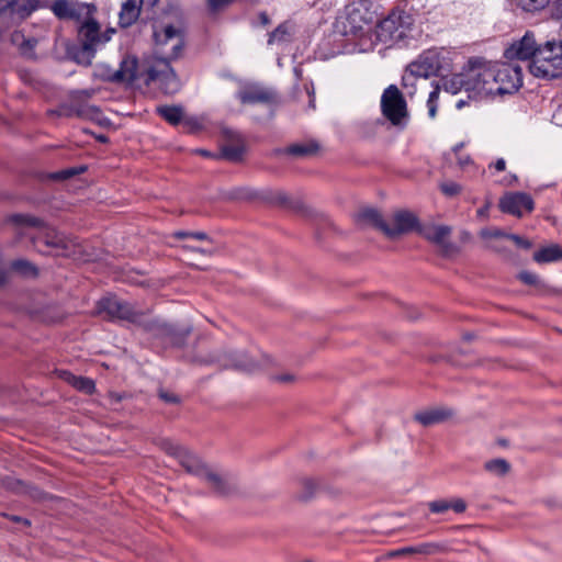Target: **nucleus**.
Instances as JSON below:
<instances>
[{"mask_svg":"<svg viewBox=\"0 0 562 562\" xmlns=\"http://www.w3.org/2000/svg\"><path fill=\"white\" fill-rule=\"evenodd\" d=\"M159 397L165 401L166 403H170V404H173V403H178L179 402V398L175 395V394H171L167 391H159Z\"/></svg>","mask_w":562,"mask_h":562,"instance_id":"obj_48","label":"nucleus"},{"mask_svg":"<svg viewBox=\"0 0 562 562\" xmlns=\"http://www.w3.org/2000/svg\"><path fill=\"white\" fill-rule=\"evenodd\" d=\"M374 18L370 0H356L346 7V15L340 21L344 35L363 36Z\"/></svg>","mask_w":562,"mask_h":562,"instance_id":"obj_6","label":"nucleus"},{"mask_svg":"<svg viewBox=\"0 0 562 562\" xmlns=\"http://www.w3.org/2000/svg\"><path fill=\"white\" fill-rule=\"evenodd\" d=\"M469 164H471V159L469 156H467L464 158H459V165L461 168H464Z\"/></svg>","mask_w":562,"mask_h":562,"instance_id":"obj_58","label":"nucleus"},{"mask_svg":"<svg viewBox=\"0 0 562 562\" xmlns=\"http://www.w3.org/2000/svg\"><path fill=\"white\" fill-rule=\"evenodd\" d=\"M238 97L241 103H271L276 99L273 91L259 86L246 88L239 92Z\"/></svg>","mask_w":562,"mask_h":562,"instance_id":"obj_22","label":"nucleus"},{"mask_svg":"<svg viewBox=\"0 0 562 562\" xmlns=\"http://www.w3.org/2000/svg\"><path fill=\"white\" fill-rule=\"evenodd\" d=\"M453 416L452 409L443 406L429 408L415 415V419L423 426L440 424Z\"/></svg>","mask_w":562,"mask_h":562,"instance_id":"obj_21","label":"nucleus"},{"mask_svg":"<svg viewBox=\"0 0 562 562\" xmlns=\"http://www.w3.org/2000/svg\"><path fill=\"white\" fill-rule=\"evenodd\" d=\"M191 237L195 238V239H200V240H204V239L209 238L207 235L203 232H195V233L192 232Z\"/></svg>","mask_w":562,"mask_h":562,"instance_id":"obj_54","label":"nucleus"},{"mask_svg":"<svg viewBox=\"0 0 562 562\" xmlns=\"http://www.w3.org/2000/svg\"><path fill=\"white\" fill-rule=\"evenodd\" d=\"M318 150V144L315 142L294 144L286 149L288 154L306 157L315 154Z\"/></svg>","mask_w":562,"mask_h":562,"instance_id":"obj_36","label":"nucleus"},{"mask_svg":"<svg viewBox=\"0 0 562 562\" xmlns=\"http://www.w3.org/2000/svg\"><path fill=\"white\" fill-rule=\"evenodd\" d=\"M233 139L236 142L226 144L222 147L221 157L226 160L237 162L241 160L245 147L241 144L239 136H236Z\"/></svg>","mask_w":562,"mask_h":562,"instance_id":"obj_31","label":"nucleus"},{"mask_svg":"<svg viewBox=\"0 0 562 562\" xmlns=\"http://www.w3.org/2000/svg\"><path fill=\"white\" fill-rule=\"evenodd\" d=\"M440 69V60L435 52H426L422 54L417 60L407 66L406 72L403 76V85L406 87L413 79L429 78L437 75Z\"/></svg>","mask_w":562,"mask_h":562,"instance_id":"obj_13","label":"nucleus"},{"mask_svg":"<svg viewBox=\"0 0 562 562\" xmlns=\"http://www.w3.org/2000/svg\"><path fill=\"white\" fill-rule=\"evenodd\" d=\"M506 239H509V240L514 241L515 245L517 247H520V248L529 249L532 246L531 241H529L528 239H526V238H524V237H521L519 235L507 234V238Z\"/></svg>","mask_w":562,"mask_h":562,"instance_id":"obj_44","label":"nucleus"},{"mask_svg":"<svg viewBox=\"0 0 562 562\" xmlns=\"http://www.w3.org/2000/svg\"><path fill=\"white\" fill-rule=\"evenodd\" d=\"M416 223L417 220L414 214L406 211H400L393 216V226L386 224L384 234L389 238H397L398 236L411 232L415 227Z\"/></svg>","mask_w":562,"mask_h":562,"instance_id":"obj_20","label":"nucleus"},{"mask_svg":"<svg viewBox=\"0 0 562 562\" xmlns=\"http://www.w3.org/2000/svg\"><path fill=\"white\" fill-rule=\"evenodd\" d=\"M422 235L429 241L436 244L442 249H447L449 246V236L451 228L446 225H430L426 226L420 231Z\"/></svg>","mask_w":562,"mask_h":562,"instance_id":"obj_24","label":"nucleus"},{"mask_svg":"<svg viewBox=\"0 0 562 562\" xmlns=\"http://www.w3.org/2000/svg\"><path fill=\"white\" fill-rule=\"evenodd\" d=\"M484 469L496 476H504L509 472L510 464L505 459L498 458L485 462Z\"/></svg>","mask_w":562,"mask_h":562,"instance_id":"obj_35","label":"nucleus"},{"mask_svg":"<svg viewBox=\"0 0 562 562\" xmlns=\"http://www.w3.org/2000/svg\"><path fill=\"white\" fill-rule=\"evenodd\" d=\"M494 167L497 171H504L506 168V162L503 158H499L496 160Z\"/></svg>","mask_w":562,"mask_h":562,"instance_id":"obj_51","label":"nucleus"},{"mask_svg":"<svg viewBox=\"0 0 562 562\" xmlns=\"http://www.w3.org/2000/svg\"><path fill=\"white\" fill-rule=\"evenodd\" d=\"M8 281V274L4 271H0V288L3 286Z\"/></svg>","mask_w":562,"mask_h":562,"instance_id":"obj_59","label":"nucleus"},{"mask_svg":"<svg viewBox=\"0 0 562 562\" xmlns=\"http://www.w3.org/2000/svg\"><path fill=\"white\" fill-rule=\"evenodd\" d=\"M518 279L528 285H535L540 289H544L546 284L539 279L538 274L530 271H521L518 274Z\"/></svg>","mask_w":562,"mask_h":562,"instance_id":"obj_39","label":"nucleus"},{"mask_svg":"<svg viewBox=\"0 0 562 562\" xmlns=\"http://www.w3.org/2000/svg\"><path fill=\"white\" fill-rule=\"evenodd\" d=\"M11 43L19 48L22 55L31 57L37 41L34 37H26L21 31H14L11 34Z\"/></svg>","mask_w":562,"mask_h":562,"instance_id":"obj_29","label":"nucleus"},{"mask_svg":"<svg viewBox=\"0 0 562 562\" xmlns=\"http://www.w3.org/2000/svg\"><path fill=\"white\" fill-rule=\"evenodd\" d=\"M541 45L536 42L535 35L532 32L527 31L525 35L519 40L514 42L509 47L505 49L504 56L508 60H529L530 61L536 57L538 53V48Z\"/></svg>","mask_w":562,"mask_h":562,"instance_id":"obj_17","label":"nucleus"},{"mask_svg":"<svg viewBox=\"0 0 562 562\" xmlns=\"http://www.w3.org/2000/svg\"><path fill=\"white\" fill-rule=\"evenodd\" d=\"M77 171L75 169H67V170H64V171H60V172H55L52 175V178L53 179H68L70 177H72L74 175H76Z\"/></svg>","mask_w":562,"mask_h":562,"instance_id":"obj_49","label":"nucleus"},{"mask_svg":"<svg viewBox=\"0 0 562 562\" xmlns=\"http://www.w3.org/2000/svg\"><path fill=\"white\" fill-rule=\"evenodd\" d=\"M37 4L38 0H0V29L26 19Z\"/></svg>","mask_w":562,"mask_h":562,"instance_id":"obj_11","label":"nucleus"},{"mask_svg":"<svg viewBox=\"0 0 562 562\" xmlns=\"http://www.w3.org/2000/svg\"><path fill=\"white\" fill-rule=\"evenodd\" d=\"M198 361L203 364H218L221 368H233L247 372L254 371L259 366L245 352L226 353L216 351L206 358H199Z\"/></svg>","mask_w":562,"mask_h":562,"instance_id":"obj_12","label":"nucleus"},{"mask_svg":"<svg viewBox=\"0 0 562 562\" xmlns=\"http://www.w3.org/2000/svg\"><path fill=\"white\" fill-rule=\"evenodd\" d=\"M50 10L58 19L72 20L81 15V7L74 0H55Z\"/></svg>","mask_w":562,"mask_h":562,"instance_id":"obj_23","label":"nucleus"},{"mask_svg":"<svg viewBox=\"0 0 562 562\" xmlns=\"http://www.w3.org/2000/svg\"><path fill=\"white\" fill-rule=\"evenodd\" d=\"M494 94L517 91L522 85L521 68L512 63H494Z\"/></svg>","mask_w":562,"mask_h":562,"instance_id":"obj_10","label":"nucleus"},{"mask_svg":"<svg viewBox=\"0 0 562 562\" xmlns=\"http://www.w3.org/2000/svg\"><path fill=\"white\" fill-rule=\"evenodd\" d=\"M443 88L447 92L452 94L458 93L462 89L470 93L467 67L464 66L461 72L446 78L443 80Z\"/></svg>","mask_w":562,"mask_h":562,"instance_id":"obj_27","label":"nucleus"},{"mask_svg":"<svg viewBox=\"0 0 562 562\" xmlns=\"http://www.w3.org/2000/svg\"><path fill=\"white\" fill-rule=\"evenodd\" d=\"M58 376L63 381L67 382L68 384L74 386L76 390H78L82 393L92 394L95 390V384H94L93 380H91L89 378L77 376V375L72 374L71 372L65 371V370L58 371Z\"/></svg>","mask_w":562,"mask_h":562,"instance_id":"obj_25","label":"nucleus"},{"mask_svg":"<svg viewBox=\"0 0 562 562\" xmlns=\"http://www.w3.org/2000/svg\"><path fill=\"white\" fill-rule=\"evenodd\" d=\"M5 222L16 229L34 228L36 232L30 237L33 247L41 254L70 257L80 248L77 240L59 232L41 217L15 213L8 215Z\"/></svg>","mask_w":562,"mask_h":562,"instance_id":"obj_1","label":"nucleus"},{"mask_svg":"<svg viewBox=\"0 0 562 562\" xmlns=\"http://www.w3.org/2000/svg\"><path fill=\"white\" fill-rule=\"evenodd\" d=\"M157 112L161 117H164L167 122L172 125H177L182 120V108L181 106H159L157 108Z\"/></svg>","mask_w":562,"mask_h":562,"instance_id":"obj_34","label":"nucleus"},{"mask_svg":"<svg viewBox=\"0 0 562 562\" xmlns=\"http://www.w3.org/2000/svg\"><path fill=\"white\" fill-rule=\"evenodd\" d=\"M79 36L82 42L80 55L87 64L94 56L98 45L104 44L110 40V35L100 33V26L94 20H88L80 26Z\"/></svg>","mask_w":562,"mask_h":562,"instance_id":"obj_14","label":"nucleus"},{"mask_svg":"<svg viewBox=\"0 0 562 562\" xmlns=\"http://www.w3.org/2000/svg\"><path fill=\"white\" fill-rule=\"evenodd\" d=\"M290 37V27L288 24H280L273 32L269 34L268 44L288 41Z\"/></svg>","mask_w":562,"mask_h":562,"instance_id":"obj_37","label":"nucleus"},{"mask_svg":"<svg viewBox=\"0 0 562 562\" xmlns=\"http://www.w3.org/2000/svg\"><path fill=\"white\" fill-rule=\"evenodd\" d=\"M10 519L14 522H22L24 524L25 526H30V521L25 518H22L20 516H10Z\"/></svg>","mask_w":562,"mask_h":562,"instance_id":"obj_55","label":"nucleus"},{"mask_svg":"<svg viewBox=\"0 0 562 562\" xmlns=\"http://www.w3.org/2000/svg\"><path fill=\"white\" fill-rule=\"evenodd\" d=\"M199 154H201L203 156H206V157L211 156V154L209 151L204 150V149H200Z\"/></svg>","mask_w":562,"mask_h":562,"instance_id":"obj_62","label":"nucleus"},{"mask_svg":"<svg viewBox=\"0 0 562 562\" xmlns=\"http://www.w3.org/2000/svg\"><path fill=\"white\" fill-rule=\"evenodd\" d=\"M98 139L102 143H105L108 140L106 136L104 135L99 136Z\"/></svg>","mask_w":562,"mask_h":562,"instance_id":"obj_64","label":"nucleus"},{"mask_svg":"<svg viewBox=\"0 0 562 562\" xmlns=\"http://www.w3.org/2000/svg\"><path fill=\"white\" fill-rule=\"evenodd\" d=\"M440 190L447 196H456L462 191V187L457 182L447 181L440 184Z\"/></svg>","mask_w":562,"mask_h":562,"instance_id":"obj_41","label":"nucleus"},{"mask_svg":"<svg viewBox=\"0 0 562 562\" xmlns=\"http://www.w3.org/2000/svg\"><path fill=\"white\" fill-rule=\"evenodd\" d=\"M558 11L562 14V0H558Z\"/></svg>","mask_w":562,"mask_h":562,"instance_id":"obj_63","label":"nucleus"},{"mask_svg":"<svg viewBox=\"0 0 562 562\" xmlns=\"http://www.w3.org/2000/svg\"><path fill=\"white\" fill-rule=\"evenodd\" d=\"M49 114H56L58 116L66 117L76 116L75 106L71 102V98L69 97V103L60 105L58 110L49 111Z\"/></svg>","mask_w":562,"mask_h":562,"instance_id":"obj_43","label":"nucleus"},{"mask_svg":"<svg viewBox=\"0 0 562 562\" xmlns=\"http://www.w3.org/2000/svg\"><path fill=\"white\" fill-rule=\"evenodd\" d=\"M530 72L542 79H553L562 75V43L548 41L540 48L536 57L529 63Z\"/></svg>","mask_w":562,"mask_h":562,"instance_id":"obj_4","label":"nucleus"},{"mask_svg":"<svg viewBox=\"0 0 562 562\" xmlns=\"http://www.w3.org/2000/svg\"><path fill=\"white\" fill-rule=\"evenodd\" d=\"M414 549H416V547H407V548H404V549H401V550L396 551L395 554L415 553Z\"/></svg>","mask_w":562,"mask_h":562,"instance_id":"obj_57","label":"nucleus"},{"mask_svg":"<svg viewBox=\"0 0 562 562\" xmlns=\"http://www.w3.org/2000/svg\"><path fill=\"white\" fill-rule=\"evenodd\" d=\"M170 61H157L148 70V79L151 81H157L159 83V88L166 94H173L180 89V81L177 78L173 69L169 66Z\"/></svg>","mask_w":562,"mask_h":562,"instance_id":"obj_15","label":"nucleus"},{"mask_svg":"<svg viewBox=\"0 0 562 562\" xmlns=\"http://www.w3.org/2000/svg\"><path fill=\"white\" fill-rule=\"evenodd\" d=\"M450 509L460 514L467 509V503L462 498H453L449 501Z\"/></svg>","mask_w":562,"mask_h":562,"instance_id":"obj_45","label":"nucleus"},{"mask_svg":"<svg viewBox=\"0 0 562 562\" xmlns=\"http://www.w3.org/2000/svg\"><path fill=\"white\" fill-rule=\"evenodd\" d=\"M137 61L134 58H124L119 69H106L100 76L111 82H133L136 79Z\"/></svg>","mask_w":562,"mask_h":562,"instance_id":"obj_19","label":"nucleus"},{"mask_svg":"<svg viewBox=\"0 0 562 562\" xmlns=\"http://www.w3.org/2000/svg\"><path fill=\"white\" fill-rule=\"evenodd\" d=\"M142 0H126L122 4L121 12L119 14L120 24L124 27L130 26L134 23L140 12Z\"/></svg>","mask_w":562,"mask_h":562,"instance_id":"obj_26","label":"nucleus"},{"mask_svg":"<svg viewBox=\"0 0 562 562\" xmlns=\"http://www.w3.org/2000/svg\"><path fill=\"white\" fill-rule=\"evenodd\" d=\"M428 104V114L431 119L436 116L437 112V104L436 103H427Z\"/></svg>","mask_w":562,"mask_h":562,"instance_id":"obj_52","label":"nucleus"},{"mask_svg":"<svg viewBox=\"0 0 562 562\" xmlns=\"http://www.w3.org/2000/svg\"><path fill=\"white\" fill-rule=\"evenodd\" d=\"M381 112L392 125L404 127L408 117L407 104L400 89L391 85L382 93Z\"/></svg>","mask_w":562,"mask_h":562,"instance_id":"obj_9","label":"nucleus"},{"mask_svg":"<svg viewBox=\"0 0 562 562\" xmlns=\"http://www.w3.org/2000/svg\"><path fill=\"white\" fill-rule=\"evenodd\" d=\"M260 20H261L262 24H268L269 23L268 15L266 13H261L260 14Z\"/></svg>","mask_w":562,"mask_h":562,"instance_id":"obj_60","label":"nucleus"},{"mask_svg":"<svg viewBox=\"0 0 562 562\" xmlns=\"http://www.w3.org/2000/svg\"><path fill=\"white\" fill-rule=\"evenodd\" d=\"M191 234H192V232L179 231V232H176L173 235L176 238L183 239L187 237H191Z\"/></svg>","mask_w":562,"mask_h":562,"instance_id":"obj_53","label":"nucleus"},{"mask_svg":"<svg viewBox=\"0 0 562 562\" xmlns=\"http://www.w3.org/2000/svg\"><path fill=\"white\" fill-rule=\"evenodd\" d=\"M315 483L312 480H305L304 481V487L308 494H312L315 490Z\"/></svg>","mask_w":562,"mask_h":562,"instance_id":"obj_50","label":"nucleus"},{"mask_svg":"<svg viewBox=\"0 0 562 562\" xmlns=\"http://www.w3.org/2000/svg\"><path fill=\"white\" fill-rule=\"evenodd\" d=\"M498 206L502 212L521 217L525 212L531 213L535 209L532 198L525 192H509L501 198Z\"/></svg>","mask_w":562,"mask_h":562,"instance_id":"obj_16","label":"nucleus"},{"mask_svg":"<svg viewBox=\"0 0 562 562\" xmlns=\"http://www.w3.org/2000/svg\"><path fill=\"white\" fill-rule=\"evenodd\" d=\"M549 2L550 0H519L521 8L528 12L541 10L548 5Z\"/></svg>","mask_w":562,"mask_h":562,"instance_id":"obj_40","label":"nucleus"},{"mask_svg":"<svg viewBox=\"0 0 562 562\" xmlns=\"http://www.w3.org/2000/svg\"><path fill=\"white\" fill-rule=\"evenodd\" d=\"M165 449L169 454L178 459L181 467L188 473L204 480L216 494L227 495L234 488L231 476L209 468L198 456L186 448L166 441Z\"/></svg>","mask_w":562,"mask_h":562,"instance_id":"obj_2","label":"nucleus"},{"mask_svg":"<svg viewBox=\"0 0 562 562\" xmlns=\"http://www.w3.org/2000/svg\"><path fill=\"white\" fill-rule=\"evenodd\" d=\"M429 510L434 514H442L450 509V503L448 499H436L428 504Z\"/></svg>","mask_w":562,"mask_h":562,"instance_id":"obj_42","label":"nucleus"},{"mask_svg":"<svg viewBox=\"0 0 562 562\" xmlns=\"http://www.w3.org/2000/svg\"><path fill=\"white\" fill-rule=\"evenodd\" d=\"M480 237L485 241V247L494 250L496 252H501L504 249L496 246V241H502L507 238V233H505L501 228L496 227H486L480 231Z\"/></svg>","mask_w":562,"mask_h":562,"instance_id":"obj_28","label":"nucleus"},{"mask_svg":"<svg viewBox=\"0 0 562 562\" xmlns=\"http://www.w3.org/2000/svg\"><path fill=\"white\" fill-rule=\"evenodd\" d=\"M562 259V248L558 245L544 247L533 254V260L538 263L558 261Z\"/></svg>","mask_w":562,"mask_h":562,"instance_id":"obj_33","label":"nucleus"},{"mask_svg":"<svg viewBox=\"0 0 562 562\" xmlns=\"http://www.w3.org/2000/svg\"><path fill=\"white\" fill-rule=\"evenodd\" d=\"M234 0H207V3L212 11H216L218 9H222L223 7L229 4Z\"/></svg>","mask_w":562,"mask_h":562,"instance_id":"obj_47","label":"nucleus"},{"mask_svg":"<svg viewBox=\"0 0 562 562\" xmlns=\"http://www.w3.org/2000/svg\"><path fill=\"white\" fill-rule=\"evenodd\" d=\"M97 313L110 319H122L144 325L148 331L156 334H169L170 327L159 324L157 321H145L144 314L137 312L128 302L116 296H106L97 303Z\"/></svg>","mask_w":562,"mask_h":562,"instance_id":"obj_3","label":"nucleus"},{"mask_svg":"<svg viewBox=\"0 0 562 562\" xmlns=\"http://www.w3.org/2000/svg\"><path fill=\"white\" fill-rule=\"evenodd\" d=\"M438 94H439V92H438L437 89L431 91L430 94H429L427 103H431V102L436 103V100L438 99Z\"/></svg>","mask_w":562,"mask_h":562,"instance_id":"obj_56","label":"nucleus"},{"mask_svg":"<svg viewBox=\"0 0 562 562\" xmlns=\"http://www.w3.org/2000/svg\"><path fill=\"white\" fill-rule=\"evenodd\" d=\"M470 94L479 98L494 94V63L481 57L469 59L467 64Z\"/></svg>","mask_w":562,"mask_h":562,"instance_id":"obj_5","label":"nucleus"},{"mask_svg":"<svg viewBox=\"0 0 562 562\" xmlns=\"http://www.w3.org/2000/svg\"><path fill=\"white\" fill-rule=\"evenodd\" d=\"M409 16L403 11H392L386 18L381 20L372 35L371 41L391 46L393 43L405 37L408 29Z\"/></svg>","mask_w":562,"mask_h":562,"instance_id":"obj_7","label":"nucleus"},{"mask_svg":"<svg viewBox=\"0 0 562 562\" xmlns=\"http://www.w3.org/2000/svg\"><path fill=\"white\" fill-rule=\"evenodd\" d=\"M446 550L447 547L443 543L427 542L417 546L416 549H414V552L419 554H435Z\"/></svg>","mask_w":562,"mask_h":562,"instance_id":"obj_38","label":"nucleus"},{"mask_svg":"<svg viewBox=\"0 0 562 562\" xmlns=\"http://www.w3.org/2000/svg\"><path fill=\"white\" fill-rule=\"evenodd\" d=\"M95 93L94 89H83L71 91L70 98L75 106L76 116L87 120H98L101 112L98 106L88 102Z\"/></svg>","mask_w":562,"mask_h":562,"instance_id":"obj_18","label":"nucleus"},{"mask_svg":"<svg viewBox=\"0 0 562 562\" xmlns=\"http://www.w3.org/2000/svg\"><path fill=\"white\" fill-rule=\"evenodd\" d=\"M272 379L276 382L288 384V383H292L295 381V375L288 372V373H283V374H276L272 376Z\"/></svg>","mask_w":562,"mask_h":562,"instance_id":"obj_46","label":"nucleus"},{"mask_svg":"<svg viewBox=\"0 0 562 562\" xmlns=\"http://www.w3.org/2000/svg\"><path fill=\"white\" fill-rule=\"evenodd\" d=\"M496 246L499 247V248H503L504 250L501 251L499 254H505L507 251L506 247H504L501 241H496Z\"/></svg>","mask_w":562,"mask_h":562,"instance_id":"obj_61","label":"nucleus"},{"mask_svg":"<svg viewBox=\"0 0 562 562\" xmlns=\"http://www.w3.org/2000/svg\"><path fill=\"white\" fill-rule=\"evenodd\" d=\"M10 270L23 278H36L38 268L27 259H16L10 263Z\"/></svg>","mask_w":562,"mask_h":562,"instance_id":"obj_30","label":"nucleus"},{"mask_svg":"<svg viewBox=\"0 0 562 562\" xmlns=\"http://www.w3.org/2000/svg\"><path fill=\"white\" fill-rule=\"evenodd\" d=\"M155 54L158 61H170L177 59L184 47L183 35L180 30L171 25L161 31L154 32Z\"/></svg>","mask_w":562,"mask_h":562,"instance_id":"obj_8","label":"nucleus"},{"mask_svg":"<svg viewBox=\"0 0 562 562\" xmlns=\"http://www.w3.org/2000/svg\"><path fill=\"white\" fill-rule=\"evenodd\" d=\"M357 218L359 222L368 223L385 233L386 223L381 217V214L374 209H362L359 211Z\"/></svg>","mask_w":562,"mask_h":562,"instance_id":"obj_32","label":"nucleus"}]
</instances>
